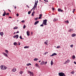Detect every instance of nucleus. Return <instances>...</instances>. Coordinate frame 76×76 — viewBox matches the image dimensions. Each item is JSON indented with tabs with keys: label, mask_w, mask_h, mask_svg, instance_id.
<instances>
[{
	"label": "nucleus",
	"mask_w": 76,
	"mask_h": 76,
	"mask_svg": "<svg viewBox=\"0 0 76 76\" xmlns=\"http://www.w3.org/2000/svg\"><path fill=\"white\" fill-rule=\"evenodd\" d=\"M58 75L59 76H66V75L64 74V73H63V72L59 73Z\"/></svg>",
	"instance_id": "f257e3e1"
},
{
	"label": "nucleus",
	"mask_w": 76,
	"mask_h": 76,
	"mask_svg": "<svg viewBox=\"0 0 76 76\" xmlns=\"http://www.w3.org/2000/svg\"><path fill=\"white\" fill-rule=\"evenodd\" d=\"M47 19L45 20H43L42 24H43L44 25H47Z\"/></svg>",
	"instance_id": "f03ea898"
},
{
	"label": "nucleus",
	"mask_w": 76,
	"mask_h": 76,
	"mask_svg": "<svg viewBox=\"0 0 76 76\" xmlns=\"http://www.w3.org/2000/svg\"><path fill=\"white\" fill-rule=\"evenodd\" d=\"M37 4H36V2H35L33 8V9H34L33 10L34 11V10L35 9L36 7H37Z\"/></svg>",
	"instance_id": "7ed1b4c3"
},
{
	"label": "nucleus",
	"mask_w": 76,
	"mask_h": 76,
	"mask_svg": "<svg viewBox=\"0 0 76 76\" xmlns=\"http://www.w3.org/2000/svg\"><path fill=\"white\" fill-rule=\"evenodd\" d=\"M57 55V53H53L52 55H50V56L51 57H53V56H56Z\"/></svg>",
	"instance_id": "20e7f679"
},
{
	"label": "nucleus",
	"mask_w": 76,
	"mask_h": 76,
	"mask_svg": "<svg viewBox=\"0 0 76 76\" xmlns=\"http://www.w3.org/2000/svg\"><path fill=\"white\" fill-rule=\"evenodd\" d=\"M48 43V40H46L45 42V44H46V45H47Z\"/></svg>",
	"instance_id": "39448f33"
},
{
	"label": "nucleus",
	"mask_w": 76,
	"mask_h": 76,
	"mask_svg": "<svg viewBox=\"0 0 76 76\" xmlns=\"http://www.w3.org/2000/svg\"><path fill=\"white\" fill-rule=\"evenodd\" d=\"M27 35L28 36H29L30 35V34H29L30 33V32H29V31H27L26 32Z\"/></svg>",
	"instance_id": "423d86ee"
},
{
	"label": "nucleus",
	"mask_w": 76,
	"mask_h": 76,
	"mask_svg": "<svg viewBox=\"0 0 76 76\" xmlns=\"http://www.w3.org/2000/svg\"><path fill=\"white\" fill-rule=\"evenodd\" d=\"M2 54L5 56H6V57H8L7 55L4 53H3Z\"/></svg>",
	"instance_id": "0eeeda50"
},
{
	"label": "nucleus",
	"mask_w": 76,
	"mask_h": 76,
	"mask_svg": "<svg viewBox=\"0 0 76 76\" xmlns=\"http://www.w3.org/2000/svg\"><path fill=\"white\" fill-rule=\"evenodd\" d=\"M58 12H63V10H61V9H60V8H58Z\"/></svg>",
	"instance_id": "6e6552de"
},
{
	"label": "nucleus",
	"mask_w": 76,
	"mask_h": 76,
	"mask_svg": "<svg viewBox=\"0 0 76 76\" xmlns=\"http://www.w3.org/2000/svg\"><path fill=\"white\" fill-rule=\"evenodd\" d=\"M39 23V21H36L34 23V25H37V23Z\"/></svg>",
	"instance_id": "1a4fd4ad"
},
{
	"label": "nucleus",
	"mask_w": 76,
	"mask_h": 76,
	"mask_svg": "<svg viewBox=\"0 0 76 76\" xmlns=\"http://www.w3.org/2000/svg\"><path fill=\"white\" fill-rule=\"evenodd\" d=\"M12 72H15L16 71V69L14 68L12 69Z\"/></svg>",
	"instance_id": "9d476101"
},
{
	"label": "nucleus",
	"mask_w": 76,
	"mask_h": 76,
	"mask_svg": "<svg viewBox=\"0 0 76 76\" xmlns=\"http://www.w3.org/2000/svg\"><path fill=\"white\" fill-rule=\"evenodd\" d=\"M7 69V67L6 66H4L3 68H1V69H2V70H6Z\"/></svg>",
	"instance_id": "9b49d317"
},
{
	"label": "nucleus",
	"mask_w": 76,
	"mask_h": 76,
	"mask_svg": "<svg viewBox=\"0 0 76 76\" xmlns=\"http://www.w3.org/2000/svg\"><path fill=\"white\" fill-rule=\"evenodd\" d=\"M30 75H34V73L33 72H31V71H29Z\"/></svg>",
	"instance_id": "f8f14e48"
},
{
	"label": "nucleus",
	"mask_w": 76,
	"mask_h": 76,
	"mask_svg": "<svg viewBox=\"0 0 76 76\" xmlns=\"http://www.w3.org/2000/svg\"><path fill=\"white\" fill-rule=\"evenodd\" d=\"M72 37H76V34H72Z\"/></svg>",
	"instance_id": "ddd939ff"
},
{
	"label": "nucleus",
	"mask_w": 76,
	"mask_h": 76,
	"mask_svg": "<svg viewBox=\"0 0 76 76\" xmlns=\"http://www.w3.org/2000/svg\"><path fill=\"white\" fill-rule=\"evenodd\" d=\"M58 20V19L57 18L56 19V18H54L53 19V21L54 22H55V21H57Z\"/></svg>",
	"instance_id": "4468645a"
},
{
	"label": "nucleus",
	"mask_w": 76,
	"mask_h": 76,
	"mask_svg": "<svg viewBox=\"0 0 76 76\" xmlns=\"http://www.w3.org/2000/svg\"><path fill=\"white\" fill-rule=\"evenodd\" d=\"M15 36H16V39H18V38L19 37V35L18 34L16 35Z\"/></svg>",
	"instance_id": "2eb2a0df"
},
{
	"label": "nucleus",
	"mask_w": 76,
	"mask_h": 76,
	"mask_svg": "<svg viewBox=\"0 0 76 76\" xmlns=\"http://www.w3.org/2000/svg\"><path fill=\"white\" fill-rule=\"evenodd\" d=\"M6 15V12L4 11V14H3L2 16H5V15Z\"/></svg>",
	"instance_id": "dca6fc26"
},
{
	"label": "nucleus",
	"mask_w": 76,
	"mask_h": 76,
	"mask_svg": "<svg viewBox=\"0 0 76 76\" xmlns=\"http://www.w3.org/2000/svg\"><path fill=\"white\" fill-rule=\"evenodd\" d=\"M13 44L14 45H18V43L16 42H15Z\"/></svg>",
	"instance_id": "f3484780"
},
{
	"label": "nucleus",
	"mask_w": 76,
	"mask_h": 76,
	"mask_svg": "<svg viewBox=\"0 0 76 76\" xmlns=\"http://www.w3.org/2000/svg\"><path fill=\"white\" fill-rule=\"evenodd\" d=\"M0 35H1V36H3V32H1L0 33Z\"/></svg>",
	"instance_id": "a211bd4d"
},
{
	"label": "nucleus",
	"mask_w": 76,
	"mask_h": 76,
	"mask_svg": "<svg viewBox=\"0 0 76 76\" xmlns=\"http://www.w3.org/2000/svg\"><path fill=\"white\" fill-rule=\"evenodd\" d=\"M5 51L6 53H7V54H8L9 53V51H8L7 50H5Z\"/></svg>",
	"instance_id": "6ab92c4d"
},
{
	"label": "nucleus",
	"mask_w": 76,
	"mask_h": 76,
	"mask_svg": "<svg viewBox=\"0 0 76 76\" xmlns=\"http://www.w3.org/2000/svg\"><path fill=\"white\" fill-rule=\"evenodd\" d=\"M29 47V46H25L24 47V48H28Z\"/></svg>",
	"instance_id": "aec40b11"
},
{
	"label": "nucleus",
	"mask_w": 76,
	"mask_h": 76,
	"mask_svg": "<svg viewBox=\"0 0 76 76\" xmlns=\"http://www.w3.org/2000/svg\"><path fill=\"white\" fill-rule=\"evenodd\" d=\"M45 63L44 62V61L42 62V63H41V65H43Z\"/></svg>",
	"instance_id": "412c9836"
},
{
	"label": "nucleus",
	"mask_w": 76,
	"mask_h": 76,
	"mask_svg": "<svg viewBox=\"0 0 76 76\" xmlns=\"http://www.w3.org/2000/svg\"><path fill=\"white\" fill-rule=\"evenodd\" d=\"M69 60H67V61H66V62H65V64H66V63H69Z\"/></svg>",
	"instance_id": "4be33fe9"
},
{
	"label": "nucleus",
	"mask_w": 76,
	"mask_h": 76,
	"mask_svg": "<svg viewBox=\"0 0 76 76\" xmlns=\"http://www.w3.org/2000/svg\"><path fill=\"white\" fill-rule=\"evenodd\" d=\"M38 60V58H36L34 59V61H37V60Z\"/></svg>",
	"instance_id": "5701e85b"
},
{
	"label": "nucleus",
	"mask_w": 76,
	"mask_h": 76,
	"mask_svg": "<svg viewBox=\"0 0 76 76\" xmlns=\"http://www.w3.org/2000/svg\"><path fill=\"white\" fill-rule=\"evenodd\" d=\"M72 58L73 59H75V55H74V56H72Z\"/></svg>",
	"instance_id": "b1692460"
},
{
	"label": "nucleus",
	"mask_w": 76,
	"mask_h": 76,
	"mask_svg": "<svg viewBox=\"0 0 76 76\" xmlns=\"http://www.w3.org/2000/svg\"><path fill=\"white\" fill-rule=\"evenodd\" d=\"M51 66L53 65V61H51Z\"/></svg>",
	"instance_id": "393cba45"
},
{
	"label": "nucleus",
	"mask_w": 76,
	"mask_h": 76,
	"mask_svg": "<svg viewBox=\"0 0 76 76\" xmlns=\"http://www.w3.org/2000/svg\"><path fill=\"white\" fill-rule=\"evenodd\" d=\"M30 65L31 66V64L30 63L27 64V66H30Z\"/></svg>",
	"instance_id": "a878e982"
},
{
	"label": "nucleus",
	"mask_w": 76,
	"mask_h": 76,
	"mask_svg": "<svg viewBox=\"0 0 76 76\" xmlns=\"http://www.w3.org/2000/svg\"><path fill=\"white\" fill-rule=\"evenodd\" d=\"M26 26L25 25V24H24L23 27V29H25V28H26Z\"/></svg>",
	"instance_id": "bb28decb"
},
{
	"label": "nucleus",
	"mask_w": 76,
	"mask_h": 76,
	"mask_svg": "<svg viewBox=\"0 0 76 76\" xmlns=\"http://www.w3.org/2000/svg\"><path fill=\"white\" fill-rule=\"evenodd\" d=\"M34 13H35V12H34V11H33L31 15L34 16L33 14H34Z\"/></svg>",
	"instance_id": "cd10ccee"
},
{
	"label": "nucleus",
	"mask_w": 76,
	"mask_h": 76,
	"mask_svg": "<svg viewBox=\"0 0 76 76\" xmlns=\"http://www.w3.org/2000/svg\"><path fill=\"white\" fill-rule=\"evenodd\" d=\"M72 31H73V29H70V30L69 31V32H70Z\"/></svg>",
	"instance_id": "c85d7f7f"
},
{
	"label": "nucleus",
	"mask_w": 76,
	"mask_h": 76,
	"mask_svg": "<svg viewBox=\"0 0 76 76\" xmlns=\"http://www.w3.org/2000/svg\"><path fill=\"white\" fill-rule=\"evenodd\" d=\"M19 73H20V74H22L23 73V72L22 71H20V72H19Z\"/></svg>",
	"instance_id": "c756f323"
},
{
	"label": "nucleus",
	"mask_w": 76,
	"mask_h": 76,
	"mask_svg": "<svg viewBox=\"0 0 76 76\" xmlns=\"http://www.w3.org/2000/svg\"><path fill=\"white\" fill-rule=\"evenodd\" d=\"M35 66L37 67H38V66H39V65H38V64H35Z\"/></svg>",
	"instance_id": "7c9ffc66"
},
{
	"label": "nucleus",
	"mask_w": 76,
	"mask_h": 76,
	"mask_svg": "<svg viewBox=\"0 0 76 76\" xmlns=\"http://www.w3.org/2000/svg\"><path fill=\"white\" fill-rule=\"evenodd\" d=\"M60 48V46H58L56 47V48Z\"/></svg>",
	"instance_id": "2f4dec72"
},
{
	"label": "nucleus",
	"mask_w": 76,
	"mask_h": 76,
	"mask_svg": "<svg viewBox=\"0 0 76 76\" xmlns=\"http://www.w3.org/2000/svg\"><path fill=\"white\" fill-rule=\"evenodd\" d=\"M38 18H34V20H38Z\"/></svg>",
	"instance_id": "473e14b6"
},
{
	"label": "nucleus",
	"mask_w": 76,
	"mask_h": 76,
	"mask_svg": "<svg viewBox=\"0 0 76 76\" xmlns=\"http://www.w3.org/2000/svg\"><path fill=\"white\" fill-rule=\"evenodd\" d=\"M31 13V11H29L28 12V15H30V14Z\"/></svg>",
	"instance_id": "72a5a7b5"
},
{
	"label": "nucleus",
	"mask_w": 76,
	"mask_h": 76,
	"mask_svg": "<svg viewBox=\"0 0 76 76\" xmlns=\"http://www.w3.org/2000/svg\"><path fill=\"white\" fill-rule=\"evenodd\" d=\"M65 22H66V23H69V20H67L66 21H65Z\"/></svg>",
	"instance_id": "f704fd0d"
},
{
	"label": "nucleus",
	"mask_w": 76,
	"mask_h": 76,
	"mask_svg": "<svg viewBox=\"0 0 76 76\" xmlns=\"http://www.w3.org/2000/svg\"><path fill=\"white\" fill-rule=\"evenodd\" d=\"M72 74H73L74 73H75V72L74 71H72L71 72Z\"/></svg>",
	"instance_id": "c9c22d12"
},
{
	"label": "nucleus",
	"mask_w": 76,
	"mask_h": 76,
	"mask_svg": "<svg viewBox=\"0 0 76 76\" xmlns=\"http://www.w3.org/2000/svg\"><path fill=\"white\" fill-rule=\"evenodd\" d=\"M5 15H9V13H6Z\"/></svg>",
	"instance_id": "e433bc0d"
},
{
	"label": "nucleus",
	"mask_w": 76,
	"mask_h": 76,
	"mask_svg": "<svg viewBox=\"0 0 76 76\" xmlns=\"http://www.w3.org/2000/svg\"><path fill=\"white\" fill-rule=\"evenodd\" d=\"M45 1V2H46V3H47L48 1V0H44Z\"/></svg>",
	"instance_id": "4c0bfd02"
},
{
	"label": "nucleus",
	"mask_w": 76,
	"mask_h": 76,
	"mask_svg": "<svg viewBox=\"0 0 76 76\" xmlns=\"http://www.w3.org/2000/svg\"><path fill=\"white\" fill-rule=\"evenodd\" d=\"M14 29H18V27H17L16 28V27H15L14 28Z\"/></svg>",
	"instance_id": "58836bf2"
},
{
	"label": "nucleus",
	"mask_w": 76,
	"mask_h": 76,
	"mask_svg": "<svg viewBox=\"0 0 76 76\" xmlns=\"http://www.w3.org/2000/svg\"><path fill=\"white\" fill-rule=\"evenodd\" d=\"M73 45H70V47H71V48H73Z\"/></svg>",
	"instance_id": "ea45409f"
},
{
	"label": "nucleus",
	"mask_w": 76,
	"mask_h": 76,
	"mask_svg": "<svg viewBox=\"0 0 76 76\" xmlns=\"http://www.w3.org/2000/svg\"><path fill=\"white\" fill-rule=\"evenodd\" d=\"M20 39H22V36H20Z\"/></svg>",
	"instance_id": "a19ab883"
},
{
	"label": "nucleus",
	"mask_w": 76,
	"mask_h": 76,
	"mask_svg": "<svg viewBox=\"0 0 76 76\" xmlns=\"http://www.w3.org/2000/svg\"><path fill=\"white\" fill-rule=\"evenodd\" d=\"M4 65H2V66H1V68H2V69H3V68H4Z\"/></svg>",
	"instance_id": "79ce46f5"
},
{
	"label": "nucleus",
	"mask_w": 76,
	"mask_h": 76,
	"mask_svg": "<svg viewBox=\"0 0 76 76\" xmlns=\"http://www.w3.org/2000/svg\"><path fill=\"white\" fill-rule=\"evenodd\" d=\"M21 22H22V23H24V22H25V20H23Z\"/></svg>",
	"instance_id": "37998d69"
},
{
	"label": "nucleus",
	"mask_w": 76,
	"mask_h": 76,
	"mask_svg": "<svg viewBox=\"0 0 76 76\" xmlns=\"http://www.w3.org/2000/svg\"><path fill=\"white\" fill-rule=\"evenodd\" d=\"M75 9H74L72 11V12H73V13H74V12H75Z\"/></svg>",
	"instance_id": "c03bdc74"
},
{
	"label": "nucleus",
	"mask_w": 76,
	"mask_h": 76,
	"mask_svg": "<svg viewBox=\"0 0 76 76\" xmlns=\"http://www.w3.org/2000/svg\"><path fill=\"white\" fill-rule=\"evenodd\" d=\"M40 26H44V25L43 24L41 25Z\"/></svg>",
	"instance_id": "a18cd8bd"
},
{
	"label": "nucleus",
	"mask_w": 76,
	"mask_h": 76,
	"mask_svg": "<svg viewBox=\"0 0 76 76\" xmlns=\"http://www.w3.org/2000/svg\"><path fill=\"white\" fill-rule=\"evenodd\" d=\"M39 16H40V17H41L42 16V14H40Z\"/></svg>",
	"instance_id": "49530a36"
},
{
	"label": "nucleus",
	"mask_w": 76,
	"mask_h": 76,
	"mask_svg": "<svg viewBox=\"0 0 76 76\" xmlns=\"http://www.w3.org/2000/svg\"><path fill=\"white\" fill-rule=\"evenodd\" d=\"M48 52H45V55H46V54H48Z\"/></svg>",
	"instance_id": "de8ad7c7"
},
{
	"label": "nucleus",
	"mask_w": 76,
	"mask_h": 76,
	"mask_svg": "<svg viewBox=\"0 0 76 76\" xmlns=\"http://www.w3.org/2000/svg\"><path fill=\"white\" fill-rule=\"evenodd\" d=\"M26 6L27 7H28V8H29V7L27 5H26Z\"/></svg>",
	"instance_id": "09e8293b"
},
{
	"label": "nucleus",
	"mask_w": 76,
	"mask_h": 76,
	"mask_svg": "<svg viewBox=\"0 0 76 76\" xmlns=\"http://www.w3.org/2000/svg\"><path fill=\"white\" fill-rule=\"evenodd\" d=\"M18 45H20V42H18Z\"/></svg>",
	"instance_id": "8fccbe9b"
},
{
	"label": "nucleus",
	"mask_w": 76,
	"mask_h": 76,
	"mask_svg": "<svg viewBox=\"0 0 76 76\" xmlns=\"http://www.w3.org/2000/svg\"><path fill=\"white\" fill-rule=\"evenodd\" d=\"M19 33V31H17V32H16V34H18V33Z\"/></svg>",
	"instance_id": "3c124183"
},
{
	"label": "nucleus",
	"mask_w": 76,
	"mask_h": 76,
	"mask_svg": "<svg viewBox=\"0 0 76 76\" xmlns=\"http://www.w3.org/2000/svg\"><path fill=\"white\" fill-rule=\"evenodd\" d=\"M74 64H76V62L74 61Z\"/></svg>",
	"instance_id": "603ef678"
},
{
	"label": "nucleus",
	"mask_w": 76,
	"mask_h": 76,
	"mask_svg": "<svg viewBox=\"0 0 76 76\" xmlns=\"http://www.w3.org/2000/svg\"><path fill=\"white\" fill-rule=\"evenodd\" d=\"M16 15L17 16H19V14H17Z\"/></svg>",
	"instance_id": "864d4df0"
},
{
	"label": "nucleus",
	"mask_w": 76,
	"mask_h": 76,
	"mask_svg": "<svg viewBox=\"0 0 76 76\" xmlns=\"http://www.w3.org/2000/svg\"><path fill=\"white\" fill-rule=\"evenodd\" d=\"M14 7H15V9H16V6H15Z\"/></svg>",
	"instance_id": "5fc2aeb1"
},
{
	"label": "nucleus",
	"mask_w": 76,
	"mask_h": 76,
	"mask_svg": "<svg viewBox=\"0 0 76 76\" xmlns=\"http://www.w3.org/2000/svg\"><path fill=\"white\" fill-rule=\"evenodd\" d=\"M41 18V17H39V19H40Z\"/></svg>",
	"instance_id": "6e6d98bb"
},
{
	"label": "nucleus",
	"mask_w": 76,
	"mask_h": 76,
	"mask_svg": "<svg viewBox=\"0 0 76 76\" xmlns=\"http://www.w3.org/2000/svg\"><path fill=\"white\" fill-rule=\"evenodd\" d=\"M52 10H54V8H52Z\"/></svg>",
	"instance_id": "4d7b16f0"
},
{
	"label": "nucleus",
	"mask_w": 76,
	"mask_h": 76,
	"mask_svg": "<svg viewBox=\"0 0 76 76\" xmlns=\"http://www.w3.org/2000/svg\"><path fill=\"white\" fill-rule=\"evenodd\" d=\"M8 10H9V12H11V11H10V10L8 9Z\"/></svg>",
	"instance_id": "13d9d810"
},
{
	"label": "nucleus",
	"mask_w": 76,
	"mask_h": 76,
	"mask_svg": "<svg viewBox=\"0 0 76 76\" xmlns=\"http://www.w3.org/2000/svg\"><path fill=\"white\" fill-rule=\"evenodd\" d=\"M13 37V38H16V36H14Z\"/></svg>",
	"instance_id": "bf43d9fd"
},
{
	"label": "nucleus",
	"mask_w": 76,
	"mask_h": 76,
	"mask_svg": "<svg viewBox=\"0 0 76 76\" xmlns=\"http://www.w3.org/2000/svg\"><path fill=\"white\" fill-rule=\"evenodd\" d=\"M45 64H47V61H46L45 62Z\"/></svg>",
	"instance_id": "052dcab7"
},
{
	"label": "nucleus",
	"mask_w": 76,
	"mask_h": 76,
	"mask_svg": "<svg viewBox=\"0 0 76 76\" xmlns=\"http://www.w3.org/2000/svg\"><path fill=\"white\" fill-rule=\"evenodd\" d=\"M38 1H37L36 2V3H37L36 4H37V3H38Z\"/></svg>",
	"instance_id": "680f3d73"
},
{
	"label": "nucleus",
	"mask_w": 76,
	"mask_h": 76,
	"mask_svg": "<svg viewBox=\"0 0 76 76\" xmlns=\"http://www.w3.org/2000/svg\"><path fill=\"white\" fill-rule=\"evenodd\" d=\"M30 76H34V75H30Z\"/></svg>",
	"instance_id": "e2e57ef3"
},
{
	"label": "nucleus",
	"mask_w": 76,
	"mask_h": 76,
	"mask_svg": "<svg viewBox=\"0 0 76 76\" xmlns=\"http://www.w3.org/2000/svg\"><path fill=\"white\" fill-rule=\"evenodd\" d=\"M9 18H12V17H9Z\"/></svg>",
	"instance_id": "0e129e2a"
},
{
	"label": "nucleus",
	"mask_w": 76,
	"mask_h": 76,
	"mask_svg": "<svg viewBox=\"0 0 76 76\" xmlns=\"http://www.w3.org/2000/svg\"><path fill=\"white\" fill-rule=\"evenodd\" d=\"M16 34V32H15L14 33V34Z\"/></svg>",
	"instance_id": "69168bd1"
},
{
	"label": "nucleus",
	"mask_w": 76,
	"mask_h": 76,
	"mask_svg": "<svg viewBox=\"0 0 76 76\" xmlns=\"http://www.w3.org/2000/svg\"><path fill=\"white\" fill-rule=\"evenodd\" d=\"M33 9H34L32 8V9L31 10V11H32V10H33Z\"/></svg>",
	"instance_id": "338daca9"
},
{
	"label": "nucleus",
	"mask_w": 76,
	"mask_h": 76,
	"mask_svg": "<svg viewBox=\"0 0 76 76\" xmlns=\"http://www.w3.org/2000/svg\"><path fill=\"white\" fill-rule=\"evenodd\" d=\"M37 67H38V68H39V66H38Z\"/></svg>",
	"instance_id": "774afa93"
}]
</instances>
